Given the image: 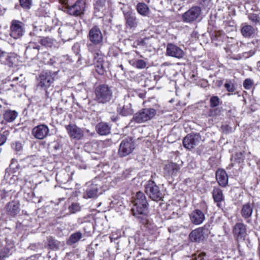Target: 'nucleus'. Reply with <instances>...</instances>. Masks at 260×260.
Returning a JSON list of instances; mask_svg holds the SVG:
<instances>
[{
  "label": "nucleus",
  "mask_w": 260,
  "mask_h": 260,
  "mask_svg": "<svg viewBox=\"0 0 260 260\" xmlns=\"http://www.w3.org/2000/svg\"><path fill=\"white\" fill-rule=\"evenodd\" d=\"M120 68H122V69H123V67H122V65H120Z\"/></svg>",
  "instance_id": "052dcab7"
},
{
  "label": "nucleus",
  "mask_w": 260,
  "mask_h": 260,
  "mask_svg": "<svg viewBox=\"0 0 260 260\" xmlns=\"http://www.w3.org/2000/svg\"><path fill=\"white\" fill-rule=\"evenodd\" d=\"M246 225L241 222L237 223L233 229V233L238 238H242L246 235Z\"/></svg>",
  "instance_id": "393cba45"
},
{
  "label": "nucleus",
  "mask_w": 260,
  "mask_h": 260,
  "mask_svg": "<svg viewBox=\"0 0 260 260\" xmlns=\"http://www.w3.org/2000/svg\"><path fill=\"white\" fill-rule=\"evenodd\" d=\"M136 9L137 12L142 16H148L150 13L149 7L143 2L138 3L136 6Z\"/></svg>",
  "instance_id": "a878e982"
},
{
  "label": "nucleus",
  "mask_w": 260,
  "mask_h": 260,
  "mask_svg": "<svg viewBox=\"0 0 260 260\" xmlns=\"http://www.w3.org/2000/svg\"><path fill=\"white\" fill-rule=\"evenodd\" d=\"M24 79V78L22 76V75H21L20 76V77H14L12 79V81L13 82H17V81H19V82H21L23 81Z\"/></svg>",
  "instance_id": "8fccbe9b"
},
{
  "label": "nucleus",
  "mask_w": 260,
  "mask_h": 260,
  "mask_svg": "<svg viewBox=\"0 0 260 260\" xmlns=\"http://www.w3.org/2000/svg\"><path fill=\"white\" fill-rule=\"evenodd\" d=\"M151 259V260H161L160 258H157V257H154V258H152Z\"/></svg>",
  "instance_id": "13d9d810"
},
{
  "label": "nucleus",
  "mask_w": 260,
  "mask_h": 260,
  "mask_svg": "<svg viewBox=\"0 0 260 260\" xmlns=\"http://www.w3.org/2000/svg\"><path fill=\"white\" fill-rule=\"evenodd\" d=\"M202 140L201 136L198 134L187 135L183 140V144L185 148L191 149L198 145Z\"/></svg>",
  "instance_id": "9b49d317"
},
{
  "label": "nucleus",
  "mask_w": 260,
  "mask_h": 260,
  "mask_svg": "<svg viewBox=\"0 0 260 260\" xmlns=\"http://www.w3.org/2000/svg\"><path fill=\"white\" fill-rule=\"evenodd\" d=\"M221 110L219 108H211L208 112V116L210 117H215L219 115L220 113Z\"/></svg>",
  "instance_id": "a19ab883"
},
{
  "label": "nucleus",
  "mask_w": 260,
  "mask_h": 260,
  "mask_svg": "<svg viewBox=\"0 0 260 260\" xmlns=\"http://www.w3.org/2000/svg\"><path fill=\"white\" fill-rule=\"evenodd\" d=\"M96 127L97 132L101 135H107L110 133V127L106 123L101 122Z\"/></svg>",
  "instance_id": "473e14b6"
},
{
  "label": "nucleus",
  "mask_w": 260,
  "mask_h": 260,
  "mask_svg": "<svg viewBox=\"0 0 260 260\" xmlns=\"http://www.w3.org/2000/svg\"><path fill=\"white\" fill-rule=\"evenodd\" d=\"M12 253L11 249L7 246L4 247L2 248L0 252V258H4L8 256Z\"/></svg>",
  "instance_id": "ea45409f"
},
{
  "label": "nucleus",
  "mask_w": 260,
  "mask_h": 260,
  "mask_svg": "<svg viewBox=\"0 0 260 260\" xmlns=\"http://www.w3.org/2000/svg\"><path fill=\"white\" fill-rule=\"evenodd\" d=\"M7 138L5 135L0 134V146L3 145L6 141Z\"/></svg>",
  "instance_id": "3c124183"
},
{
  "label": "nucleus",
  "mask_w": 260,
  "mask_h": 260,
  "mask_svg": "<svg viewBox=\"0 0 260 260\" xmlns=\"http://www.w3.org/2000/svg\"><path fill=\"white\" fill-rule=\"evenodd\" d=\"M99 186L97 184L90 183L87 184L85 193L84 194V198H95L99 194Z\"/></svg>",
  "instance_id": "4be33fe9"
},
{
  "label": "nucleus",
  "mask_w": 260,
  "mask_h": 260,
  "mask_svg": "<svg viewBox=\"0 0 260 260\" xmlns=\"http://www.w3.org/2000/svg\"><path fill=\"white\" fill-rule=\"evenodd\" d=\"M54 78L50 72L42 73L38 79V86L46 89L53 82Z\"/></svg>",
  "instance_id": "f8f14e48"
},
{
  "label": "nucleus",
  "mask_w": 260,
  "mask_h": 260,
  "mask_svg": "<svg viewBox=\"0 0 260 260\" xmlns=\"http://www.w3.org/2000/svg\"><path fill=\"white\" fill-rule=\"evenodd\" d=\"M248 18L253 22H257L259 21V18L255 14H250L248 15Z\"/></svg>",
  "instance_id": "de8ad7c7"
},
{
  "label": "nucleus",
  "mask_w": 260,
  "mask_h": 260,
  "mask_svg": "<svg viewBox=\"0 0 260 260\" xmlns=\"http://www.w3.org/2000/svg\"><path fill=\"white\" fill-rule=\"evenodd\" d=\"M19 3L24 9L29 10L32 5V0H19Z\"/></svg>",
  "instance_id": "58836bf2"
},
{
  "label": "nucleus",
  "mask_w": 260,
  "mask_h": 260,
  "mask_svg": "<svg viewBox=\"0 0 260 260\" xmlns=\"http://www.w3.org/2000/svg\"><path fill=\"white\" fill-rule=\"evenodd\" d=\"M210 225L206 224L204 225L203 227L199 228L198 229L202 230V234L205 237V236H207L210 233Z\"/></svg>",
  "instance_id": "37998d69"
},
{
  "label": "nucleus",
  "mask_w": 260,
  "mask_h": 260,
  "mask_svg": "<svg viewBox=\"0 0 260 260\" xmlns=\"http://www.w3.org/2000/svg\"><path fill=\"white\" fill-rule=\"evenodd\" d=\"M224 87L229 92H233L235 90L234 85L231 83H225L224 84Z\"/></svg>",
  "instance_id": "09e8293b"
},
{
  "label": "nucleus",
  "mask_w": 260,
  "mask_h": 260,
  "mask_svg": "<svg viewBox=\"0 0 260 260\" xmlns=\"http://www.w3.org/2000/svg\"><path fill=\"white\" fill-rule=\"evenodd\" d=\"M221 104L220 100L217 96H212L210 99L211 108H216Z\"/></svg>",
  "instance_id": "4c0bfd02"
},
{
  "label": "nucleus",
  "mask_w": 260,
  "mask_h": 260,
  "mask_svg": "<svg viewBox=\"0 0 260 260\" xmlns=\"http://www.w3.org/2000/svg\"><path fill=\"white\" fill-rule=\"evenodd\" d=\"M18 113L15 111L7 110L4 114V118L8 122L13 121L17 117Z\"/></svg>",
  "instance_id": "f704fd0d"
},
{
  "label": "nucleus",
  "mask_w": 260,
  "mask_h": 260,
  "mask_svg": "<svg viewBox=\"0 0 260 260\" xmlns=\"http://www.w3.org/2000/svg\"><path fill=\"white\" fill-rule=\"evenodd\" d=\"M97 45L91 43L87 45L88 50L93 53V58L103 55L100 49L96 46Z\"/></svg>",
  "instance_id": "72a5a7b5"
},
{
  "label": "nucleus",
  "mask_w": 260,
  "mask_h": 260,
  "mask_svg": "<svg viewBox=\"0 0 260 260\" xmlns=\"http://www.w3.org/2000/svg\"><path fill=\"white\" fill-rule=\"evenodd\" d=\"M68 135L71 139L80 140L84 135L83 130L75 124H69L65 126Z\"/></svg>",
  "instance_id": "4468645a"
},
{
  "label": "nucleus",
  "mask_w": 260,
  "mask_h": 260,
  "mask_svg": "<svg viewBox=\"0 0 260 260\" xmlns=\"http://www.w3.org/2000/svg\"><path fill=\"white\" fill-rule=\"evenodd\" d=\"M212 196L218 207H220L221 202L224 200L222 190L218 187H214L212 191Z\"/></svg>",
  "instance_id": "bb28decb"
},
{
  "label": "nucleus",
  "mask_w": 260,
  "mask_h": 260,
  "mask_svg": "<svg viewBox=\"0 0 260 260\" xmlns=\"http://www.w3.org/2000/svg\"><path fill=\"white\" fill-rule=\"evenodd\" d=\"M62 5V10L67 14L76 17L84 14L85 9V2L83 0H77L75 3L71 4L69 0H59Z\"/></svg>",
  "instance_id": "f03ea898"
},
{
  "label": "nucleus",
  "mask_w": 260,
  "mask_h": 260,
  "mask_svg": "<svg viewBox=\"0 0 260 260\" xmlns=\"http://www.w3.org/2000/svg\"><path fill=\"white\" fill-rule=\"evenodd\" d=\"M249 260H253L252 258H250Z\"/></svg>",
  "instance_id": "e2e57ef3"
},
{
  "label": "nucleus",
  "mask_w": 260,
  "mask_h": 260,
  "mask_svg": "<svg viewBox=\"0 0 260 260\" xmlns=\"http://www.w3.org/2000/svg\"><path fill=\"white\" fill-rule=\"evenodd\" d=\"M167 54L180 59L183 58L184 53L178 46L173 44H168L167 47Z\"/></svg>",
  "instance_id": "f3484780"
},
{
  "label": "nucleus",
  "mask_w": 260,
  "mask_h": 260,
  "mask_svg": "<svg viewBox=\"0 0 260 260\" xmlns=\"http://www.w3.org/2000/svg\"><path fill=\"white\" fill-rule=\"evenodd\" d=\"M40 46L34 42H30L26 47L25 55L29 59H33L37 56L39 53Z\"/></svg>",
  "instance_id": "a211bd4d"
},
{
  "label": "nucleus",
  "mask_w": 260,
  "mask_h": 260,
  "mask_svg": "<svg viewBox=\"0 0 260 260\" xmlns=\"http://www.w3.org/2000/svg\"><path fill=\"white\" fill-rule=\"evenodd\" d=\"M216 178L219 185L224 187L228 184V177L224 170H218L216 173Z\"/></svg>",
  "instance_id": "5701e85b"
},
{
  "label": "nucleus",
  "mask_w": 260,
  "mask_h": 260,
  "mask_svg": "<svg viewBox=\"0 0 260 260\" xmlns=\"http://www.w3.org/2000/svg\"><path fill=\"white\" fill-rule=\"evenodd\" d=\"M126 27L129 29H135L138 24V21L135 13L131 11H123Z\"/></svg>",
  "instance_id": "2eb2a0df"
},
{
  "label": "nucleus",
  "mask_w": 260,
  "mask_h": 260,
  "mask_svg": "<svg viewBox=\"0 0 260 260\" xmlns=\"http://www.w3.org/2000/svg\"><path fill=\"white\" fill-rule=\"evenodd\" d=\"M58 31L59 33L62 32L64 36L68 37V39H70L75 30V27L72 25L68 24L59 28Z\"/></svg>",
  "instance_id": "2f4dec72"
},
{
  "label": "nucleus",
  "mask_w": 260,
  "mask_h": 260,
  "mask_svg": "<svg viewBox=\"0 0 260 260\" xmlns=\"http://www.w3.org/2000/svg\"><path fill=\"white\" fill-rule=\"evenodd\" d=\"M253 84V81L250 79H246L243 82V87L246 89H249L251 88Z\"/></svg>",
  "instance_id": "49530a36"
},
{
  "label": "nucleus",
  "mask_w": 260,
  "mask_h": 260,
  "mask_svg": "<svg viewBox=\"0 0 260 260\" xmlns=\"http://www.w3.org/2000/svg\"><path fill=\"white\" fill-rule=\"evenodd\" d=\"M94 94V100L98 103L106 104L112 100L113 91L111 87L107 85L102 84L95 87Z\"/></svg>",
  "instance_id": "7ed1b4c3"
},
{
  "label": "nucleus",
  "mask_w": 260,
  "mask_h": 260,
  "mask_svg": "<svg viewBox=\"0 0 260 260\" xmlns=\"http://www.w3.org/2000/svg\"><path fill=\"white\" fill-rule=\"evenodd\" d=\"M205 255V253H200L195 257V260H205L204 257Z\"/></svg>",
  "instance_id": "603ef678"
},
{
  "label": "nucleus",
  "mask_w": 260,
  "mask_h": 260,
  "mask_svg": "<svg viewBox=\"0 0 260 260\" xmlns=\"http://www.w3.org/2000/svg\"><path fill=\"white\" fill-rule=\"evenodd\" d=\"M70 212L75 213L80 210V207L78 203H73L69 208Z\"/></svg>",
  "instance_id": "79ce46f5"
},
{
  "label": "nucleus",
  "mask_w": 260,
  "mask_h": 260,
  "mask_svg": "<svg viewBox=\"0 0 260 260\" xmlns=\"http://www.w3.org/2000/svg\"><path fill=\"white\" fill-rule=\"evenodd\" d=\"M93 4L95 15L101 17L106 12V0H93Z\"/></svg>",
  "instance_id": "aec40b11"
},
{
  "label": "nucleus",
  "mask_w": 260,
  "mask_h": 260,
  "mask_svg": "<svg viewBox=\"0 0 260 260\" xmlns=\"http://www.w3.org/2000/svg\"><path fill=\"white\" fill-rule=\"evenodd\" d=\"M117 113L123 116L132 115L134 111L132 108V105L128 103L122 107H119L117 109Z\"/></svg>",
  "instance_id": "c85d7f7f"
},
{
  "label": "nucleus",
  "mask_w": 260,
  "mask_h": 260,
  "mask_svg": "<svg viewBox=\"0 0 260 260\" xmlns=\"http://www.w3.org/2000/svg\"><path fill=\"white\" fill-rule=\"evenodd\" d=\"M82 237V234L80 232H77L72 234L69 239L67 241V244L69 245H71L76 242H77Z\"/></svg>",
  "instance_id": "c9c22d12"
},
{
  "label": "nucleus",
  "mask_w": 260,
  "mask_h": 260,
  "mask_svg": "<svg viewBox=\"0 0 260 260\" xmlns=\"http://www.w3.org/2000/svg\"><path fill=\"white\" fill-rule=\"evenodd\" d=\"M79 45L78 44H75L73 46V49L75 50V49H77V53H78V48H79Z\"/></svg>",
  "instance_id": "6e6d98bb"
},
{
  "label": "nucleus",
  "mask_w": 260,
  "mask_h": 260,
  "mask_svg": "<svg viewBox=\"0 0 260 260\" xmlns=\"http://www.w3.org/2000/svg\"><path fill=\"white\" fill-rule=\"evenodd\" d=\"M190 222L194 225L202 224L205 219L204 213L200 209H195L189 214Z\"/></svg>",
  "instance_id": "6ab92c4d"
},
{
  "label": "nucleus",
  "mask_w": 260,
  "mask_h": 260,
  "mask_svg": "<svg viewBox=\"0 0 260 260\" xmlns=\"http://www.w3.org/2000/svg\"><path fill=\"white\" fill-rule=\"evenodd\" d=\"M88 38L94 44H102L103 41V34L98 26H94L89 30Z\"/></svg>",
  "instance_id": "9d476101"
},
{
  "label": "nucleus",
  "mask_w": 260,
  "mask_h": 260,
  "mask_svg": "<svg viewBox=\"0 0 260 260\" xmlns=\"http://www.w3.org/2000/svg\"><path fill=\"white\" fill-rule=\"evenodd\" d=\"M135 149L134 142L131 139H125L120 143L118 150V155L124 157L131 153Z\"/></svg>",
  "instance_id": "6e6552de"
},
{
  "label": "nucleus",
  "mask_w": 260,
  "mask_h": 260,
  "mask_svg": "<svg viewBox=\"0 0 260 260\" xmlns=\"http://www.w3.org/2000/svg\"><path fill=\"white\" fill-rule=\"evenodd\" d=\"M143 41H141L138 43V45H140L141 44L143 43Z\"/></svg>",
  "instance_id": "bf43d9fd"
},
{
  "label": "nucleus",
  "mask_w": 260,
  "mask_h": 260,
  "mask_svg": "<svg viewBox=\"0 0 260 260\" xmlns=\"http://www.w3.org/2000/svg\"><path fill=\"white\" fill-rule=\"evenodd\" d=\"M156 113L153 108L143 109L134 115L133 119L137 123H142L152 119Z\"/></svg>",
  "instance_id": "39448f33"
},
{
  "label": "nucleus",
  "mask_w": 260,
  "mask_h": 260,
  "mask_svg": "<svg viewBox=\"0 0 260 260\" xmlns=\"http://www.w3.org/2000/svg\"><path fill=\"white\" fill-rule=\"evenodd\" d=\"M12 148L16 151L19 152L22 150V145L20 142H16L12 143Z\"/></svg>",
  "instance_id": "a18cd8bd"
},
{
  "label": "nucleus",
  "mask_w": 260,
  "mask_h": 260,
  "mask_svg": "<svg viewBox=\"0 0 260 260\" xmlns=\"http://www.w3.org/2000/svg\"><path fill=\"white\" fill-rule=\"evenodd\" d=\"M37 31V27L36 26H35L34 28V30H33V31L32 32H30V35H37L36 31Z\"/></svg>",
  "instance_id": "5fc2aeb1"
},
{
  "label": "nucleus",
  "mask_w": 260,
  "mask_h": 260,
  "mask_svg": "<svg viewBox=\"0 0 260 260\" xmlns=\"http://www.w3.org/2000/svg\"><path fill=\"white\" fill-rule=\"evenodd\" d=\"M6 55H7V53L0 49V58L4 57Z\"/></svg>",
  "instance_id": "864d4df0"
},
{
  "label": "nucleus",
  "mask_w": 260,
  "mask_h": 260,
  "mask_svg": "<svg viewBox=\"0 0 260 260\" xmlns=\"http://www.w3.org/2000/svg\"><path fill=\"white\" fill-rule=\"evenodd\" d=\"M7 214L11 216H15L20 212V204L17 201H12L6 206Z\"/></svg>",
  "instance_id": "412c9836"
},
{
  "label": "nucleus",
  "mask_w": 260,
  "mask_h": 260,
  "mask_svg": "<svg viewBox=\"0 0 260 260\" xmlns=\"http://www.w3.org/2000/svg\"><path fill=\"white\" fill-rule=\"evenodd\" d=\"M46 95L48 94V92L47 91H46Z\"/></svg>",
  "instance_id": "680f3d73"
},
{
  "label": "nucleus",
  "mask_w": 260,
  "mask_h": 260,
  "mask_svg": "<svg viewBox=\"0 0 260 260\" xmlns=\"http://www.w3.org/2000/svg\"><path fill=\"white\" fill-rule=\"evenodd\" d=\"M95 64V68L96 72L100 75H103L105 72V68L103 66V55L93 58Z\"/></svg>",
  "instance_id": "c756f323"
},
{
  "label": "nucleus",
  "mask_w": 260,
  "mask_h": 260,
  "mask_svg": "<svg viewBox=\"0 0 260 260\" xmlns=\"http://www.w3.org/2000/svg\"><path fill=\"white\" fill-rule=\"evenodd\" d=\"M254 207L253 203L248 202L244 204L241 208L240 215L246 223L251 224Z\"/></svg>",
  "instance_id": "0eeeda50"
},
{
  "label": "nucleus",
  "mask_w": 260,
  "mask_h": 260,
  "mask_svg": "<svg viewBox=\"0 0 260 260\" xmlns=\"http://www.w3.org/2000/svg\"><path fill=\"white\" fill-rule=\"evenodd\" d=\"M147 65V63L145 61L142 59H139L136 62V67L138 69H144Z\"/></svg>",
  "instance_id": "c03bdc74"
},
{
  "label": "nucleus",
  "mask_w": 260,
  "mask_h": 260,
  "mask_svg": "<svg viewBox=\"0 0 260 260\" xmlns=\"http://www.w3.org/2000/svg\"><path fill=\"white\" fill-rule=\"evenodd\" d=\"M48 245L51 249H57L60 246V242L50 237L48 238Z\"/></svg>",
  "instance_id": "e433bc0d"
},
{
  "label": "nucleus",
  "mask_w": 260,
  "mask_h": 260,
  "mask_svg": "<svg viewBox=\"0 0 260 260\" xmlns=\"http://www.w3.org/2000/svg\"><path fill=\"white\" fill-rule=\"evenodd\" d=\"M180 167L175 162H170L165 165L164 168V174L166 178L176 176Z\"/></svg>",
  "instance_id": "dca6fc26"
},
{
  "label": "nucleus",
  "mask_w": 260,
  "mask_h": 260,
  "mask_svg": "<svg viewBox=\"0 0 260 260\" xmlns=\"http://www.w3.org/2000/svg\"><path fill=\"white\" fill-rule=\"evenodd\" d=\"M189 239L192 242H200L203 241L205 237L202 234L201 229L198 228L192 231L189 234Z\"/></svg>",
  "instance_id": "cd10ccee"
},
{
  "label": "nucleus",
  "mask_w": 260,
  "mask_h": 260,
  "mask_svg": "<svg viewBox=\"0 0 260 260\" xmlns=\"http://www.w3.org/2000/svg\"><path fill=\"white\" fill-rule=\"evenodd\" d=\"M255 32V29L251 25L245 23L241 24V32L244 38L252 37Z\"/></svg>",
  "instance_id": "b1692460"
},
{
  "label": "nucleus",
  "mask_w": 260,
  "mask_h": 260,
  "mask_svg": "<svg viewBox=\"0 0 260 260\" xmlns=\"http://www.w3.org/2000/svg\"><path fill=\"white\" fill-rule=\"evenodd\" d=\"M201 10L199 7H192L182 15V20L190 23L195 21L201 14Z\"/></svg>",
  "instance_id": "1a4fd4ad"
},
{
  "label": "nucleus",
  "mask_w": 260,
  "mask_h": 260,
  "mask_svg": "<svg viewBox=\"0 0 260 260\" xmlns=\"http://www.w3.org/2000/svg\"><path fill=\"white\" fill-rule=\"evenodd\" d=\"M145 192L153 201L160 200L162 198V193L159 187L154 181L151 180L145 185Z\"/></svg>",
  "instance_id": "20e7f679"
},
{
  "label": "nucleus",
  "mask_w": 260,
  "mask_h": 260,
  "mask_svg": "<svg viewBox=\"0 0 260 260\" xmlns=\"http://www.w3.org/2000/svg\"><path fill=\"white\" fill-rule=\"evenodd\" d=\"M133 202L134 206L131 210L133 215L142 224H148L149 221L147 214L148 203L144 193L137 192Z\"/></svg>",
  "instance_id": "f257e3e1"
},
{
  "label": "nucleus",
  "mask_w": 260,
  "mask_h": 260,
  "mask_svg": "<svg viewBox=\"0 0 260 260\" xmlns=\"http://www.w3.org/2000/svg\"><path fill=\"white\" fill-rule=\"evenodd\" d=\"M38 42L42 45L46 47H55L56 45V41L48 37L41 38L38 40Z\"/></svg>",
  "instance_id": "7c9ffc66"
},
{
  "label": "nucleus",
  "mask_w": 260,
  "mask_h": 260,
  "mask_svg": "<svg viewBox=\"0 0 260 260\" xmlns=\"http://www.w3.org/2000/svg\"><path fill=\"white\" fill-rule=\"evenodd\" d=\"M111 120H112L113 121H114V122L116 121V120H117V117H115V116H112V117H111Z\"/></svg>",
  "instance_id": "4d7b16f0"
},
{
  "label": "nucleus",
  "mask_w": 260,
  "mask_h": 260,
  "mask_svg": "<svg viewBox=\"0 0 260 260\" xmlns=\"http://www.w3.org/2000/svg\"><path fill=\"white\" fill-rule=\"evenodd\" d=\"M49 129L48 126L44 124L35 126L32 130L34 137L39 140H42L49 135Z\"/></svg>",
  "instance_id": "ddd939ff"
},
{
  "label": "nucleus",
  "mask_w": 260,
  "mask_h": 260,
  "mask_svg": "<svg viewBox=\"0 0 260 260\" xmlns=\"http://www.w3.org/2000/svg\"><path fill=\"white\" fill-rule=\"evenodd\" d=\"M25 33L24 24L17 20H13L10 25V36L15 39L21 38Z\"/></svg>",
  "instance_id": "423d86ee"
}]
</instances>
